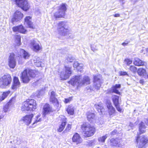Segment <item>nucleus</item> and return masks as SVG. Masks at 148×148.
I'll list each match as a JSON object with an SVG mask.
<instances>
[{
  "instance_id": "nucleus-30",
  "label": "nucleus",
  "mask_w": 148,
  "mask_h": 148,
  "mask_svg": "<svg viewBox=\"0 0 148 148\" xmlns=\"http://www.w3.org/2000/svg\"><path fill=\"white\" fill-rule=\"evenodd\" d=\"M138 74L141 76H143L146 74V71L145 70L142 68H139L137 71Z\"/></svg>"
},
{
  "instance_id": "nucleus-25",
  "label": "nucleus",
  "mask_w": 148,
  "mask_h": 148,
  "mask_svg": "<svg viewBox=\"0 0 148 148\" xmlns=\"http://www.w3.org/2000/svg\"><path fill=\"white\" fill-rule=\"evenodd\" d=\"M20 53H22L23 58L25 59H28L30 57V54L27 51L23 49H21L20 50Z\"/></svg>"
},
{
  "instance_id": "nucleus-35",
  "label": "nucleus",
  "mask_w": 148,
  "mask_h": 148,
  "mask_svg": "<svg viewBox=\"0 0 148 148\" xmlns=\"http://www.w3.org/2000/svg\"><path fill=\"white\" fill-rule=\"evenodd\" d=\"M95 106L96 108L97 109L98 112L100 113H102V111L103 110V107L101 104L100 105H97L95 104Z\"/></svg>"
},
{
  "instance_id": "nucleus-37",
  "label": "nucleus",
  "mask_w": 148,
  "mask_h": 148,
  "mask_svg": "<svg viewBox=\"0 0 148 148\" xmlns=\"http://www.w3.org/2000/svg\"><path fill=\"white\" fill-rule=\"evenodd\" d=\"M87 117L88 121L92 120V113L91 112H88L87 113Z\"/></svg>"
},
{
  "instance_id": "nucleus-20",
  "label": "nucleus",
  "mask_w": 148,
  "mask_h": 148,
  "mask_svg": "<svg viewBox=\"0 0 148 148\" xmlns=\"http://www.w3.org/2000/svg\"><path fill=\"white\" fill-rule=\"evenodd\" d=\"M66 10H61L60 11L55 13L54 16L56 19L58 18H64L65 16Z\"/></svg>"
},
{
  "instance_id": "nucleus-21",
  "label": "nucleus",
  "mask_w": 148,
  "mask_h": 148,
  "mask_svg": "<svg viewBox=\"0 0 148 148\" xmlns=\"http://www.w3.org/2000/svg\"><path fill=\"white\" fill-rule=\"evenodd\" d=\"M93 85L95 86V88L97 89H98L100 87V78L99 76L94 77Z\"/></svg>"
},
{
  "instance_id": "nucleus-5",
  "label": "nucleus",
  "mask_w": 148,
  "mask_h": 148,
  "mask_svg": "<svg viewBox=\"0 0 148 148\" xmlns=\"http://www.w3.org/2000/svg\"><path fill=\"white\" fill-rule=\"evenodd\" d=\"M80 128L85 138L91 136L92 134V126L88 123L83 122L81 125Z\"/></svg>"
},
{
  "instance_id": "nucleus-15",
  "label": "nucleus",
  "mask_w": 148,
  "mask_h": 148,
  "mask_svg": "<svg viewBox=\"0 0 148 148\" xmlns=\"http://www.w3.org/2000/svg\"><path fill=\"white\" fill-rule=\"evenodd\" d=\"M12 29L14 32H18L23 34H25L27 32V30L22 24L14 26L12 27Z\"/></svg>"
},
{
  "instance_id": "nucleus-46",
  "label": "nucleus",
  "mask_w": 148,
  "mask_h": 148,
  "mask_svg": "<svg viewBox=\"0 0 148 148\" xmlns=\"http://www.w3.org/2000/svg\"><path fill=\"white\" fill-rule=\"evenodd\" d=\"M31 19V17L29 16H26L25 18V21L27 23L31 21H30V20Z\"/></svg>"
},
{
  "instance_id": "nucleus-31",
  "label": "nucleus",
  "mask_w": 148,
  "mask_h": 148,
  "mask_svg": "<svg viewBox=\"0 0 148 148\" xmlns=\"http://www.w3.org/2000/svg\"><path fill=\"white\" fill-rule=\"evenodd\" d=\"M15 40L17 45L19 46L21 45V37L20 35L15 36Z\"/></svg>"
},
{
  "instance_id": "nucleus-8",
  "label": "nucleus",
  "mask_w": 148,
  "mask_h": 148,
  "mask_svg": "<svg viewBox=\"0 0 148 148\" xmlns=\"http://www.w3.org/2000/svg\"><path fill=\"white\" fill-rule=\"evenodd\" d=\"M64 68L65 71H61L60 74L61 79L62 80H66L69 78L72 74L71 67L65 66Z\"/></svg>"
},
{
  "instance_id": "nucleus-42",
  "label": "nucleus",
  "mask_w": 148,
  "mask_h": 148,
  "mask_svg": "<svg viewBox=\"0 0 148 148\" xmlns=\"http://www.w3.org/2000/svg\"><path fill=\"white\" fill-rule=\"evenodd\" d=\"M125 62L127 65H129L132 62V60L129 59H125Z\"/></svg>"
},
{
  "instance_id": "nucleus-61",
  "label": "nucleus",
  "mask_w": 148,
  "mask_h": 148,
  "mask_svg": "<svg viewBox=\"0 0 148 148\" xmlns=\"http://www.w3.org/2000/svg\"><path fill=\"white\" fill-rule=\"evenodd\" d=\"M147 77L148 78V75L147 76Z\"/></svg>"
},
{
  "instance_id": "nucleus-63",
  "label": "nucleus",
  "mask_w": 148,
  "mask_h": 148,
  "mask_svg": "<svg viewBox=\"0 0 148 148\" xmlns=\"http://www.w3.org/2000/svg\"><path fill=\"white\" fill-rule=\"evenodd\" d=\"M97 148H99V147H97Z\"/></svg>"
},
{
  "instance_id": "nucleus-10",
  "label": "nucleus",
  "mask_w": 148,
  "mask_h": 148,
  "mask_svg": "<svg viewBox=\"0 0 148 148\" xmlns=\"http://www.w3.org/2000/svg\"><path fill=\"white\" fill-rule=\"evenodd\" d=\"M15 54L13 53H10L8 59V65L11 69L14 68L16 64V61L15 59Z\"/></svg>"
},
{
  "instance_id": "nucleus-13",
  "label": "nucleus",
  "mask_w": 148,
  "mask_h": 148,
  "mask_svg": "<svg viewBox=\"0 0 148 148\" xmlns=\"http://www.w3.org/2000/svg\"><path fill=\"white\" fill-rule=\"evenodd\" d=\"M21 82L18 77L14 76L13 78V82L11 88L14 90H16L21 86Z\"/></svg>"
},
{
  "instance_id": "nucleus-41",
  "label": "nucleus",
  "mask_w": 148,
  "mask_h": 148,
  "mask_svg": "<svg viewBox=\"0 0 148 148\" xmlns=\"http://www.w3.org/2000/svg\"><path fill=\"white\" fill-rule=\"evenodd\" d=\"M28 25V27L29 28H31L32 29L35 28V27L34 25V24L31 21L27 23Z\"/></svg>"
},
{
  "instance_id": "nucleus-24",
  "label": "nucleus",
  "mask_w": 148,
  "mask_h": 148,
  "mask_svg": "<svg viewBox=\"0 0 148 148\" xmlns=\"http://www.w3.org/2000/svg\"><path fill=\"white\" fill-rule=\"evenodd\" d=\"M40 115H38L36 116V118L32 124V126H31V127L34 128L36 126L38 125V123L39 122H40L42 121V118L40 117Z\"/></svg>"
},
{
  "instance_id": "nucleus-2",
  "label": "nucleus",
  "mask_w": 148,
  "mask_h": 148,
  "mask_svg": "<svg viewBox=\"0 0 148 148\" xmlns=\"http://www.w3.org/2000/svg\"><path fill=\"white\" fill-rule=\"evenodd\" d=\"M81 75H75L68 82L73 86H76L77 88L90 83V79L88 77H84L82 81L81 80Z\"/></svg>"
},
{
  "instance_id": "nucleus-58",
  "label": "nucleus",
  "mask_w": 148,
  "mask_h": 148,
  "mask_svg": "<svg viewBox=\"0 0 148 148\" xmlns=\"http://www.w3.org/2000/svg\"><path fill=\"white\" fill-rule=\"evenodd\" d=\"M129 126L131 127H133V125L132 123H130Z\"/></svg>"
},
{
  "instance_id": "nucleus-6",
  "label": "nucleus",
  "mask_w": 148,
  "mask_h": 148,
  "mask_svg": "<svg viewBox=\"0 0 148 148\" xmlns=\"http://www.w3.org/2000/svg\"><path fill=\"white\" fill-rule=\"evenodd\" d=\"M136 146L138 148H145L148 143V137L144 135L138 136L136 139Z\"/></svg>"
},
{
  "instance_id": "nucleus-48",
  "label": "nucleus",
  "mask_w": 148,
  "mask_h": 148,
  "mask_svg": "<svg viewBox=\"0 0 148 148\" xmlns=\"http://www.w3.org/2000/svg\"><path fill=\"white\" fill-rule=\"evenodd\" d=\"M79 64L78 63H74V67L76 68L78 70H79Z\"/></svg>"
},
{
  "instance_id": "nucleus-3",
  "label": "nucleus",
  "mask_w": 148,
  "mask_h": 148,
  "mask_svg": "<svg viewBox=\"0 0 148 148\" xmlns=\"http://www.w3.org/2000/svg\"><path fill=\"white\" fill-rule=\"evenodd\" d=\"M36 101L32 99H28L22 103L21 107L22 112H33L37 108Z\"/></svg>"
},
{
  "instance_id": "nucleus-23",
  "label": "nucleus",
  "mask_w": 148,
  "mask_h": 148,
  "mask_svg": "<svg viewBox=\"0 0 148 148\" xmlns=\"http://www.w3.org/2000/svg\"><path fill=\"white\" fill-rule=\"evenodd\" d=\"M119 140L118 139L111 138L110 141V144L111 145L118 147H120L121 145L119 143Z\"/></svg>"
},
{
  "instance_id": "nucleus-17",
  "label": "nucleus",
  "mask_w": 148,
  "mask_h": 148,
  "mask_svg": "<svg viewBox=\"0 0 148 148\" xmlns=\"http://www.w3.org/2000/svg\"><path fill=\"white\" fill-rule=\"evenodd\" d=\"M62 116H63V118L61 119V123L59 125V127L57 129V131L59 132H61L64 130L67 122V118L64 116L62 115Z\"/></svg>"
},
{
  "instance_id": "nucleus-11",
  "label": "nucleus",
  "mask_w": 148,
  "mask_h": 148,
  "mask_svg": "<svg viewBox=\"0 0 148 148\" xmlns=\"http://www.w3.org/2000/svg\"><path fill=\"white\" fill-rule=\"evenodd\" d=\"M42 109V114L44 116H45L47 114L52 113L53 112V110L52 108L48 103H46L43 106Z\"/></svg>"
},
{
  "instance_id": "nucleus-4",
  "label": "nucleus",
  "mask_w": 148,
  "mask_h": 148,
  "mask_svg": "<svg viewBox=\"0 0 148 148\" xmlns=\"http://www.w3.org/2000/svg\"><path fill=\"white\" fill-rule=\"evenodd\" d=\"M57 30L58 34L61 36H65L69 34V30L68 28L67 22L65 21H61L57 24Z\"/></svg>"
},
{
  "instance_id": "nucleus-19",
  "label": "nucleus",
  "mask_w": 148,
  "mask_h": 148,
  "mask_svg": "<svg viewBox=\"0 0 148 148\" xmlns=\"http://www.w3.org/2000/svg\"><path fill=\"white\" fill-rule=\"evenodd\" d=\"M72 141L76 144H80L82 143V140L80 135L77 133H75L72 137Z\"/></svg>"
},
{
  "instance_id": "nucleus-49",
  "label": "nucleus",
  "mask_w": 148,
  "mask_h": 148,
  "mask_svg": "<svg viewBox=\"0 0 148 148\" xmlns=\"http://www.w3.org/2000/svg\"><path fill=\"white\" fill-rule=\"evenodd\" d=\"M119 74L120 75H127V73L126 72L121 71L119 72Z\"/></svg>"
},
{
  "instance_id": "nucleus-38",
  "label": "nucleus",
  "mask_w": 148,
  "mask_h": 148,
  "mask_svg": "<svg viewBox=\"0 0 148 148\" xmlns=\"http://www.w3.org/2000/svg\"><path fill=\"white\" fill-rule=\"evenodd\" d=\"M129 69L132 72L134 73H136L137 71V68L134 66H131Z\"/></svg>"
},
{
  "instance_id": "nucleus-57",
  "label": "nucleus",
  "mask_w": 148,
  "mask_h": 148,
  "mask_svg": "<svg viewBox=\"0 0 148 148\" xmlns=\"http://www.w3.org/2000/svg\"><path fill=\"white\" fill-rule=\"evenodd\" d=\"M144 81L143 80V79H141L140 81V83L141 84H143V83H144Z\"/></svg>"
},
{
  "instance_id": "nucleus-54",
  "label": "nucleus",
  "mask_w": 148,
  "mask_h": 148,
  "mask_svg": "<svg viewBox=\"0 0 148 148\" xmlns=\"http://www.w3.org/2000/svg\"><path fill=\"white\" fill-rule=\"evenodd\" d=\"M114 16L115 17H118L120 16V15L119 14H115L114 15Z\"/></svg>"
},
{
  "instance_id": "nucleus-7",
  "label": "nucleus",
  "mask_w": 148,
  "mask_h": 148,
  "mask_svg": "<svg viewBox=\"0 0 148 148\" xmlns=\"http://www.w3.org/2000/svg\"><path fill=\"white\" fill-rule=\"evenodd\" d=\"M12 81V77L10 74H5L0 78V87L2 88H5L10 85Z\"/></svg>"
},
{
  "instance_id": "nucleus-56",
  "label": "nucleus",
  "mask_w": 148,
  "mask_h": 148,
  "mask_svg": "<svg viewBox=\"0 0 148 148\" xmlns=\"http://www.w3.org/2000/svg\"><path fill=\"white\" fill-rule=\"evenodd\" d=\"M145 122L147 125H148V119H147L145 120Z\"/></svg>"
},
{
  "instance_id": "nucleus-1",
  "label": "nucleus",
  "mask_w": 148,
  "mask_h": 148,
  "mask_svg": "<svg viewBox=\"0 0 148 148\" xmlns=\"http://www.w3.org/2000/svg\"><path fill=\"white\" fill-rule=\"evenodd\" d=\"M38 72L35 70L27 68L24 69L21 72L20 78L22 82L27 84L32 79L37 77Z\"/></svg>"
},
{
  "instance_id": "nucleus-62",
  "label": "nucleus",
  "mask_w": 148,
  "mask_h": 148,
  "mask_svg": "<svg viewBox=\"0 0 148 148\" xmlns=\"http://www.w3.org/2000/svg\"><path fill=\"white\" fill-rule=\"evenodd\" d=\"M25 10V11H26L27 10Z\"/></svg>"
},
{
  "instance_id": "nucleus-22",
  "label": "nucleus",
  "mask_w": 148,
  "mask_h": 148,
  "mask_svg": "<svg viewBox=\"0 0 148 148\" xmlns=\"http://www.w3.org/2000/svg\"><path fill=\"white\" fill-rule=\"evenodd\" d=\"M66 111L70 116H73L75 114V108L71 105L68 106L66 108Z\"/></svg>"
},
{
  "instance_id": "nucleus-36",
  "label": "nucleus",
  "mask_w": 148,
  "mask_h": 148,
  "mask_svg": "<svg viewBox=\"0 0 148 148\" xmlns=\"http://www.w3.org/2000/svg\"><path fill=\"white\" fill-rule=\"evenodd\" d=\"M10 105L6 103L3 107V111L5 112L9 111L10 110Z\"/></svg>"
},
{
  "instance_id": "nucleus-59",
  "label": "nucleus",
  "mask_w": 148,
  "mask_h": 148,
  "mask_svg": "<svg viewBox=\"0 0 148 148\" xmlns=\"http://www.w3.org/2000/svg\"><path fill=\"white\" fill-rule=\"evenodd\" d=\"M95 128H93V134H94V133L95 132Z\"/></svg>"
},
{
  "instance_id": "nucleus-16",
  "label": "nucleus",
  "mask_w": 148,
  "mask_h": 148,
  "mask_svg": "<svg viewBox=\"0 0 148 148\" xmlns=\"http://www.w3.org/2000/svg\"><path fill=\"white\" fill-rule=\"evenodd\" d=\"M32 49L34 51L38 52L42 50V47L41 45L37 43L35 40H33L30 43Z\"/></svg>"
},
{
  "instance_id": "nucleus-45",
  "label": "nucleus",
  "mask_w": 148,
  "mask_h": 148,
  "mask_svg": "<svg viewBox=\"0 0 148 148\" xmlns=\"http://www.w3.org/2000/svg\"><path fill=\"white\" fill-rule=\"evenodd\" d=\"M67 5L65 3H62L60 5V9H66Z\"/></svg>"
},
{
  "instance_id": "nucleus-18",
  "label": "nucleus",
  "mask_w": 148,
  "mask_h": 148,
  "mask_svg": "<svg viewBox=\"0 0 148 148\" xmlns=\"http://www.w3.org/2000/svg\"><path fill=\"white\" fill-rule=\"evenodd\" d=\"M23 17V14L19 12H16L12 19V22L13 24L14 22H17L21 20Z\"/></svg>"
},
{
  "instance_id": "nucleus-50",
  "label": "nucleus",
  "mask_w": 148,
  "mask_h": 148,
  "mask_svg": "<svg viewBox=\"0 0 148 148\" xmlns=\"http://www.w3.org/2000/svg\"><path fill=\"white\" fill-rule=\"evenodd\" d=\"M113 87L117 89L120 88L121 87V85L119 84H116Z\"/></svg>"
},
{
  "instance_id": "nucleus-60",
  "label": "nucleus",
  "mask_w": 148,
  "mask_h": 148,
  "mask_svg": "<svg viewBox=\"0 0 148 148\" xmlns=\"http://www.w3.org/2000/svg\"><path fill=\"white\" fill-rule=\"evenodd\" d=\"M12 148H16L15 147H12Z\"/></svg>"
},
{
  "instance_id": "nucleus-52",
  "label": "nucleus",
  "mask_w": 148,
  "mask_h": 148,
  "mask_svg": "<svg viewBox=\"0 0 148 148\" xmlns=\"http://www.w3.org/2000/svg\"><path fill=\"white\" fill-rule=\"evenodd\" d=\"M119 2L123 4L125 2V0H117Z\"/></svg>"
},
{
  "instance_id": "nucleus-34",
  "label": "nucleus",
  "mask_w": 148,
  "mask_h": 148,
  "mask_svg": "<svg viewBox=\"0 0 148 148\" xmlns=\"http://www.w3.org/2000/svg\"><path fill=\"white\" fill-rule=\"evenodd\" d=\"M108 136V134H106L105 136H104L101 137H100L98 139V141L99 142L104 143L105 140Z\"/></svg>"
},
{
  "instance_id": "nucleus-9",
  "label": "nucleus",
  "mask_w": 148,
  "mask_h": 148,
  "mask_svg": "<svg viewBox=\"0 0 148 148\" xmlns=\"http://www.w3.org/2000/svg\"><path fill=\"white\" fill-rule=\"evenodd\" d=\"M16 6L22 9H29V8L28 0H14Z\"/></svg>"
},
{
  "instance_id": "nucleus-26",
  "label": "nucleus",
  "mask_w": 148,
  "mask_h": 148,
  "mask_svg": "<svg viewBox=\"0 0 148 148\" xmlns=\"http://www.w3.org/2000/svg\"><path fill=\"white\" fill-rule=\"evenodd\" d=\"M145 63L144 62L137 58H135L134 62L135 65L138 66L143 65Z\"/></svg>"
},
{
  "instance_id": "nucleus-12",
  "label": "nucleus",
  "mask_w": 148,
  "mask_h": 148,
  "mask_svg": "<svg viewBox=\"0 0 148 148\" xmlns=\"http://www.w3.org/2000/svg\"><path fill=\"white\" fill-rule=\"evenodd\" d=\"M56 95L55 92L53 91L51 92V95L49 101L50 103L53 104L54 106L58 107L59 102L58 99L56 97Z\"/></svg>"
},
{
  "instance_id": "nucleus-32",
  "label": "nucleus",
  "mask_w": 148,
  "mask_h": 148,
  "mask_svg": "<svg viewBox=\"0 0 148 148\" xmlns=\"http://www.w3.org/2000/svg\"><path fill=\"white\" fill-rule=\"evenodd\" d=\"M108 113L110 116L113 115L115 113V110L113 106L111 107L108 108Z\"/></svg>"
},
{
  "instance_id": "nucleus-55",
  "label": "nucleus",
  "mask_w": 148,
  "mask_h": 148,
  "mask_svg": "<svg viewBox=\"0 0 148 148\" xmlns=\"http://www.w3.org/2000/svg\"><path fill=\"white\" fill-rule=\"evenodd\" d=\"M127 44H128V43L123 42V43H122V45L123 46H125L127 45Z\"/></svg>"
},
{
  "instance_id": "nucleus-47",
  "label": "nucleus",
  "mask_w": 148,
  "mask_h": 148,
  "mask_svg": "<svg viewBox=\"0 0 148 148\" xmlns=\"http://www.w3.org/2000/svg\"><path fill=\"white\" fill-rule=\"evenodd\" d=\"M116 108V110L119 112H121L122 111V109L120 107V105L118 104V105H116L114 106Z\"/></svg>"
},
{
  "instance_id": "nucleus-28",
  "label": "nucleus",
  "mask_w": 148,
  "mask_h": 148,
  "mask_svg": "<svg viewBox=\"0 0 148 148\" xmlns=\"http://www.w3.org/2000/svg\"><path fill=\"white\" fill-rule=\"evenodd\" d=\"M10 91L9 90L3 92L2 95L0 97V101H2L4 100L9 94Z\"/></svg>"
},
{
  "instance_id": "nucleus-29",
  "label": "nucleus",
  "mask_w": 148,
  "mask_h": 148,
  "mask_svg": "<svg viewBox=\"0 0 148 148\" xmlns=\"http://www.w3.org/2000/svg\"><path fill=\"white\" fill-rule=\"evenodd\" d=\"M112 98L114 106L119 104V96L114 95L112 96Z\"/></svg>"
},
{
  "instance_id": "nucleus-33",
  "label": "nucleus",
  "mask_w": 148,
  "mask_h": 148,
  "mask_svg": "<svg viewBox=\"0 0 148 148\" xmlns=\"http://www.w3.org/2000/svg\"><path fill=\"white\" fill-rule=\"evenodd\" d=\"M71 124H67L63 132L64 133H68L69 132L71 129Z\"/></svg>"
},
{
  "instance_id": "nucleus-27",
  "label": "nucleus",
  "mask_w": 148,
  "mask_h": 148,
  "mask_svg": "<svg viewBox=\"0 0 148 148\" xmlns=\"http://www.w3.org/2000/svg\"><path fill=\"white\" fill-rule=\"evenodd\" d=\"M139 130L140 134L145 133L146 130H145L146 127L145 126L144 123L141 122L139 124Z\"/></svg>"
},
{
  "instance_id": "nucleus-53",
  "label": "nucleus",
  "mask_w": 148,
  "mask_h": 148,
  "mask_svg": "<svg viewBox=\"0 0 148 148\" xmlns=\"http://www.w3.org/2000/svg\"><path fill=\"white\" fill-rule=\"evenodd\" d=\"M116 132L117 131L116 130H114L110 133V134L111 135H114L115 134Z\"/></svg>"
},
{
  "instance_id": "nucleus-40",
  "label": "nucleus",
  "mask_w": 148,
  "mask_h": 148,
  "mask_svg": "<svg viewBox=\"0 0 148 148\" xmlns=\"http://www.w3.org/2000/svg\"><path fill=\"white\" fill-rule=\"evenodd\" d=\"M72 98L73 97H69L67 98H65L64 99V102L65 104L69 103L72 101Z\"/></svg>"
},
{
  "instance_id": "nucleus-51",
  "label": "nucleus",
  "mask_w": 148,
  "mask_h": 148,
  "mask_svg": "<svg viewBox=\"0 0 148 148\" xmlns=\"http://www.w3.org/2000/svg\"><path fill=\"white\" fill-rule=\"evenodd\" d=\"M18 63L19 64H22L23 62L22 61V59L21 58L19 59L18 60Z\"/></svg>"
},
{
  "instance_id": "nucleus-43",
  "label": "nucleus",
  "mask_w": 148,
  "mask_h": 148,
  "mask_svg": "<svg viewBox=\"0 0 148 148\" xmlns=\"http://www.w3.org/2000/svg\"><path fill=\"white\" fill-rule=\"evenodd\" d=\"M106 105L108 108L112 106L110 101L109 100L106 101Z\"/></svg>"
},
{
  "instance_id": "nucleus-39",
  "label": "nucleus",
  "mask_w": 148,
  "mask_h": 148,
  "mask_svg": "<svg viewBox=\"0 0 148 148\" xmlns=\"http://www.w3.org/2000/svg\"><path fill=\"white\" fill-rule=\"evenodd\" d=\"M15 97H13L11 98L7 103L10 106L12 103H14L15 101Z\"/></svg>"
},
{
  "instance_id": "nucleus-14",
  "label": "nucleus",
  "mask_w": 148,
  "mask_h": 148,
  "mask_svg": "<svg viewBox=\"0 0 148 148\" xmlns=\"http://www.w3.org/2000/svg\"><path fill=\"white\" fill-rule=\"evenodd\" d=\"M34 116L33 114H27L23 116L21 120L23 122L27 125H29L31 123Z\"/></svg>"
},
{
  "instance_id": "nucleus-44",
  "label": "nucleus",
  "mask_w": 148,
  "mask_h": 148,
  "mask_svg": "<svg viewBox=\"0 0 148 148\" xmlns=\"http://www.w3.org/2000/svg\"><path fill=\"white\" fill-rule=\"evenodd\" d=\"M112 92L116 93L120 95V92H119V90L117 89V88H114L113 87L112 88Z\"/></svg>"
}]
</instances>
